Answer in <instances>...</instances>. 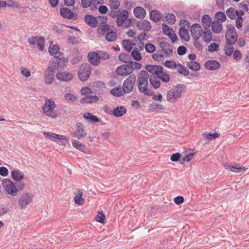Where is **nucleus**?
Listing matches in <instances>:
<instances>
[{
  "instance_id": "f257e3e1",
  "label": "nucleus",
  "mask_w": 249,
  "mask_h": 249,
  "mask_svg": "<svg viewBox=\"0 0 249 249\" xmlns=\"http://www.w3.org/2000/svg\"><path fill=\"white\" fill-rule=\"evenodd\" d=\"M97 33L100 37L105 36V39L108 42H114L118 37L116 28L108 24L101 25L98 29Z\"/></svg>"
},
{
  "instance_id": "f03ea898",
  "label": "nucleus",
  "mask_w": 249,
  "mask_h": 249,
  "mask_svg": "<svg viewBox=\"0 0 249 249\" xmlns=\"http://www.w3.org/2000/svg\"><path fill=\"white\" fill-rule=\"evenodd\" d=\"M185 88L183 84H178L168 91L166 95L167 100L171 103H174L180 97Z\"/></svg>"
},
{
  "instance_id": "7ed1b4c3",
  "label": "nucleus",
  "mask_w": 249,
  "mask_h": 249,
  "mask_svg": "<svg viewBox=\"0 0 249 249\" xmlns=\"http://www.w3.org/2000/svg\"><path fill=\"white\" fill-rule=\"evenodd\" d=\"M55 107L56 105L54 100L52 98H47L45 99V103L42 107V110L46 116L52 118H56L57 114L54 110Z\"/></svg>"
},
{
  "instance_id": "20e7f679",
  "label": "nucleus",
  "mask_w": 249,
  "mask_h": 249,
  "mask_svg": "<svg viewBox=\"0 0 249 249\" xmlns=\"http://www.w3.org/2000/svg\"><path fill=\"white\" fill-rule=\"evenodd\" d=\"M43 134L51 141L56 142L59 145L66 146L67 143H69L68 139L64 135L47 132H43Z\"/></svg>"
},
{
  "instance_id": "39448f33",
  "label": "nucleus",
  "mask_w": 249,
  "mask_h": 249,
  "mask_svg": "<svg viewBox=\"0 0 249 249\" xmlns=\"http://www.w3.org/2000/svg\"><path fill=\"white\" fill-rule=\"evenodd\" d=\"M227 31L225 34L226 43L233 45L237 41V34L235 31V27L231 24L227 25Z\"/></svg>"
},
{
  "instance_id": "423d86ee",
  "label": "nucleus",
  "mask_w": 249,
  "mask_h": 249,
  "mask_svg": "<svg viewBox=\"0 0 249 249\" xmlns=\"http://www.w3.org/2000/svg\"><path fill=\"white\" fill-rule=\"evenodd\" d=\"M136 77L135 74H131L124 82L122 89L124 93H129L134 88L136 82Z\"/></svg>"
},
{
  "instance_id": "0eeeda50",
  "label": "nucleus",
  "mask_w": 249,
  "mask_h": 249,
  "mask_svg": "<svg viewBox=\"0 0 249 249\" xmlns=\"http://www.w3.org/2000/svg\"><path fill=\"white\" fill-rule=\"evenodd\" d=\"M2 186L8 194L14 196H17L18 192V188L10 179H3Z\"/></svg>"
},
{
  "instance_id": "6e6552de",
  "label": "nucleus",
  "mask_w": 249,
  "mask_h": 249,
  "mask_svg": "<svg viewBox=\"0 0 249 249\" xmlns=\"http://www.w3.org/2000/svg\"><path fill=\"white\" fill-rule=\"evenodd\" d=\"M91 71V68L89 64L85 63L82 64L78 71V76L82 81H86L89 77Z\"/></svg>"
},
{
  "instance_id": "1a4fd4ad",
  "label": "nucleus",
  "mask_w": 249,
  "mask_h": 249,
  "mask_svg": "<svg viewBox=\"0 0 249 249\" xmlns=\"http://www.w3.org/2000/svg\"><path fill=\"white\" fill-rule=\"evenodd\" d=\"M34 196L29 193L22 194L18 201V204L21 209H25L33 200Z\"/></svg>"
},
{
  "instance_id": "9d476101",
  "label": "nucleus",
  "mask_w": 249,
  "mask_h": 249,
  "mask_svg": "<svg viewBox=\"0 0 249 249\" xmlns=\"http://www.w3.org/2000/svg\"><path fill=\"white\" fill-rule=\"evenodd\" d=\"M76 129L72 134L73 137L80 140L87 136V133L85 130V126L81 123H77L76 124Z\"/></svg>"
},
{
  "instance_id": "9b49d317",
  "label": "nucleus",
  "mask_w": 249,
  "mask_h": 249,
  "mask_svg": "<svg viewBox=\"0 0 249 249\" xmlns=\"http://www.w3.org/2000/svg\"><path fill=\"white\" fill-rule=\"evenodd\" d=\"M45 39L41 36H32L28 39V42L30 45H37L38 49L42 51L44 48Z\"/></svg>"
},
{
  "instance_id": "f8f14e48",
  "label": "nucleus",
  "mask_w": 249,
  "mask_h": 249,
  "mask_svg": "<svg viewBox=\"0 0 249 249\" xmlns=\"http://www.w3.org/2000/svg\"><path fill=\"white\" fill-rule=\"evenodd\" d=\"M116 72L117 75L124 77L132 73V69L129 64H124L117 68Z\"/></svg>"
},
{
  "instance_id": "ddd939ff",
  "label": "nucleus",
  "mask_w": 249,
  "mask_h": 249,
  "mask_svg": "<svg viewBox=\"0 0 249 249\" xmlns=\"http://www.w3.org/2000/svg\"><path fill=\"white\" fill-rule=\"evenodd\" d=\"M191 34L194 39H199L202 36V29L198 24H194L191 27Z\"/></svg>"
},
{
  "instance_id": "4468645a",
  "label": "nucleus",
  "mask_w": 249,
  "mask_h": 249,
  "mask_svg": "<svg viewBox=\"0 0 249 249\" xmlns=\"http://www.w3.org/2000/svg\"><path fill=\"white\" fill-rule=\"evenodd\" d=\"M145 69L147 71L157 77L161 73L162 71L163 70V68L160 66L152 65H146Z\"/></svg>"
},
{
  "instance_id": "2eb2a0df",
  "label": "nucleus",
  "mask_w": 249,
  "mask_h": 249,
  "mask_svg": "<svg viewBox=\"0 0 249 249\" xmlns=\"http://www.w3.org/2000/svg\"><path fill=\"white\" fill-rule=\"evenodd\" d=\"M162 31L163 33L168 36L171 39L172 42H175L178 39L176 35L174 33L173 30L166 25H162Z\"/></svg>"
},
{
  "instance_id": "dca6fc26",
  "label": "nucleus",
  "mask_w": 249,
  "mask_h": 249,
  "mask_svg": "<svg viewBox=\"0 0 249 249\" xmlns=\"http://www.w3.org/2000/svg\"><path fill=\"white\" fill-rule=\"evenodd\" d=\"M54 69L51 67L48 68V71L45 74V83L46 84L50 85L53 83L54 79Z\"/></svg>"
},
{
  "instance_id": "f3484780",
  "label": "nucleus",
  "mask_w": 249,
  "mask_h": 249,
  "mask_svg": "<svg viewBox=\"0 0 249 249\" xmlns=\"http://www.w3.org/2000/svg\"><path fill=\"white\" fill-rule=\"evenodd\" d=\"M224 167L226 169L236 173H243L247 169L245 167L230 165L226 163L224 164Z\"/></svg>"
},
{
  "instance_id": "a211bd4d",
  "label": "nucleus",
  "mask_w": 249,
  "mask_h": 249,
  "mask_svg": "<svg viewBox=\"0 0 249 249\" xmlns=\"http://www.w3.org/2000/svg\"><path fill=\"white\" fill-rule=\"evenodd\" d=\"M149 79L148 73L145 71H141L138 75V84H148V80Z\"/></svg>"
},
{
  "instance_id": "6ab92c4d",
  "label": "nucleus",
  "mask_w": 249,
  "mask_h": 249,
  "mask_svg": "<svg viewBox=\"0 0 249 249\" xmlns=\"http://www.w3.org/2000/svg\"><path fill=\"white\" fill-rule=\"evenodd\" d=\"M148 84H138V89L140 92L145 95L151 96L153 95V91L148 88Z\"/></svg>"
},
{
  "instance_id": "aec40b11",
  "label": "nucleus",
  "mask_w": 249,
  "mask_h": 249,
  "mask_svg": "<svg viewBox=\"0 0 249 249\" xmlns=\"http://www.w3.org/2000/svg\"><path fill=\"white\" fill-rule=\"evenodd\" d=\"M88 58L89 62L94 66L98 65L100 62L97 52H89L88 54Z\"/></svg>"
},
{
  "instance_id": "412c9836",
  "label": "nucleus",
  "mask_w": 249,
  "mask_h": 249,
  "mask_svg": "<svg viewBox=\"0 0 249 249\" xmlns=\"http://www.w3.org/2000/svg\"><path fill=\"white\" fill-rule=\"evenodd\" d=\"M137 27L144 31H149L151 29V25L149 21L146 20H142L137 23Z\"/></svg>"
},
{
  "instance_id": "4be33fe9",
  "label": "nucleus",
  "mask_w": 249,
  "mask_h": 249,
  "mask_svg": "<svg viewBox=\"0 0 249 249\" xmlns=\"http://www.w3.org/2000/svg\"><path fill=\"white\" fill-rule=\"evenodd\" d=\"M205 67L210 71H214L219 69L220 67V63L215 60H209L204 64Z\"/></svg>"
},
{
  "instance_id": "5701e85b",
  "label": "nucleus",
  "mask_w": 249,
  "mask_h": 249,
  "mask_svg": "<svg viewBox=\"0 0 249 249\" xmlns=\"http://www.w3.org/2000/svg\"><path fill=\"white\" fill-rule=\"evenodd\" d=\"M128 16V12L127 10H123L118 14L117 18V23L118 26H121L123 25L125 20Z\"/></svg>"
},
{
  "instance_id": "b1692460",
  "label": "nucleus",
  "mask_w": 249,
  "mask_h": 249,
  "mask_svg": "<svg viewBox=\"0 0 249 249\" xmlns=\"http://www.w3.org/2000/svg\"><path fill=\"white\" fill-rule=\"evenodd\" d=\"M59 47L57 45H53L50 46L49 48V52L51 54L53 55L55 57L57 58L59 60L62 59V55L59 52Z\"/></svg>"
},
{
  "instance_id": "393cba45",
  "label": "nucleus",
  "mask_w": 249,
  "mask_h": 249,
  "mask_svg": "<svg viewBox=\"0 0 249 249\" xmlns=\"http://www.w3.org/2000/svg\"><path fill=\"white\" fill-rule=\"evenodd\" d=\"M85 21L89 26L92 28H95L97 26V19L91 15H86L85 16Z\"/></svg>"
},
{
  "instance_id": "a878e982",
  "label": "nucleus",
  "mask_w": 249,
  "mask_h": 249,
  "mask_svg": "<svg viewBox=\"0 0 249 249\" xmlns=\"http://www.w3.org/2000/svg\"><path fill=\"white\" fill-rule=\"evenodd\" d=\"M57 78L60 81H70L72 79V75L71 73L63 71L59 72L56 74Z\"/></svg>"
},
{
  "instance_id": "bb28decb",
  "label": "nucleus",
  "mask_w": 249,
  "mask_h": 249,
  "mask_svg": "<svg viewBox=\"0 0 249 249\" xmlns=\"http://www.w3.org/2000/svg\"><path fill=\"white\" fill-rule=\"evenodd\" d=\"M99 100L98 96L95 95L86 96L83 98L80 101L82 104H91L93 103H96Z\"/></svg>"
},
{
  "instance_id": "cd10ccee",
  "label": "nucleus",
  "mask_w": 249,
  "mask_h": 249,
  "mask_svg": "<svg viewBox=\"0 0 249 249\" xmlns=\"http://www.w3.org/2000/svg\"><path fill=\"white\" fill-rule=\"evenodd\" d=\"M135 16L140 19L143 18L146 15L145 10L142 7L137 6L135 7L133 11Z\"/></svg>"
},
{
  "instance_id": "c85d7f7f",
  "label": "nucleus",
  "mask_w": 249,
  "mask_h": 249,
  "mask_svg": "<svg viewBox=\"0 0 249 249\" xmlns=\"http://www.w3.org/2000/svg\"><path fill=\"white\" fill-rule=\"evenodd\" d=\"M83 192L81 190H78L75 193V196L74 198V202L78 205H82L84 203V199L82 198Z\"/></svg>"
},
{
  "instance_id": "c756f323",
  "label": "nucleus",
  "mask_w": 249,
  "mask_h": 249,
  "mask_svg": "<svg viewBox=\"0 0 249 249\" xmlns=\"http://www.w3.org/2000/svg\"><path fill=\"white\" fill-rule=\"evenodd\" d=\"M61 15L64 18L72 19L74 17L73 12L67 8H62L60 10Z\"/></svg>"
},
{
  "instance_id": "7c9ffc66",
  "label": "nucleus",
  "mask_w": 249,
  "mask_h": 249,
  "mask_svg": "<svg viewBox=\"0 0 249 249\" xmlns=\"http://www.w3.org/2000/svg\"><path fill=\"white\" fill-rule=\"evenodd\" d=\"M201 36L205 42H210L212 40V33L209 28L204 29Z\"/></svg>"
},
{
  "instance_id": "2f4dec72",
  "label": "nucleus",
  "mask_w": 249,
  "mask_h": 249,
  "mask_svg": "<svg viewBox=\"0 0 249 249\" xmlns=\"http://www.w3.org/2000/svg\"><path fill=\"white\" fill-rule=\"evenodd\" d=\"M126 112V109L124 107L120 106L114 109L112 114L116 117H119L123 116Z\"/></svg>"
},
{
  "instance_id": "473e14b6",
  "label": "nucleus",
  "mask_w": 249,
  "mask_h": 249,
  "mask_svg": "<svg viewBox=\"0 0 249 249\" xmlns=\"http://www.w3.org/2000/svg\"><path fill=\"white\" fill-rule=\"evenodd\" d=\"M12 178L18 181H19L24 178L23 173L18 170H14L11 173Z\"/></svg>"
},
{
  "instance_id": "72a5a7b5",
  "label": "nucleus",
  "mask_w": 249,
  "mask_h": 249,
  "mask_svg": "<svg viewBox=\"0 0 249 249\" xmlns=\"http://www.w3.org/2000/svg\"><path fill=\"white\" fill-rule=\"evenodd\" d=\"M179 36L183 40L188 41L190 39V36L188 29L185 28H180L179 30Z\"/></svg>"
},
{
  "instance_id": "f704fd0d",
  "label": "nucleus",
  "mask_w": 249,
  "mask_h": 249,
  "mask_svg": "<svg viewBox=\"0 0 249 249\" xmlns=\"http://www.w3.org/2000/svg\"><path fill=\"white\" fill-rule=\"evenodd\" d=\"M72 145L74 148L80 150L82 152L86 153V147L85 144L76 140H73L71 141Z\"/></svg>"
},
{
  "instance_id": "c9c22d12",
  "label": "nucleus",
  "mask_w": 249,
  "mask_h": 249,
  "mask_svg": "<svg viewBox=\"0 0 249 249\" xmlns=\"http://www.w3.org/2000/svg\"><path fill=\"white\" fill-rule=\"evenodd\" d=\"M149 81L151 86L155 89H159L160 86V82L157 76L151 75L149 77Z\"/></svg>"
},
{
  "instance_id": "e433bc0d",
  "label": "nucleus",
  "mask_w": 249,
  "mask_h": 249,
  "mask_svg": "<svg viewBox=\"0 0 249 249\" xmlns=\"http://www.w3.org/2000/svg\"><path fill=\"white\" fill-rule=\"evenodd\" d=\"M202 23L205 29L209 28L212 25L211 18L208 15H204L202 17Z\"/></svg>"
},
{
  "instance_id": "4c0bfd02",
  "label": "nucleus",
  "mask_w": 249,
  "mask_h": 249,
  "mask_svg": "<svg viewBox=\"0 0 249 249\" xmlns=\"http://www.w3.org/2000/svg\"><path fill=\"white\" fill-rule=\"evenodd\" d=\"M187 66L194 71H198L200 69V64L196 61H189L187 62Z\"/></svg>"
},
{
  "instance_id": "58836bf2",
  "label": "nucleus",
  "mask_w": 249,
  "mask_h": 249,
  "mask_svg": "<svg viewBox=\"0 0 249 249\" xmlns=\"http://www.w3.org/2000/svg\"><path fill=\"white\" fill-rule=\"evenodd\" d=\"M150 19L155 22L159 21L161 18V14L157 10H152L150 14Z\"/></svg>"
},
{
  "instance_id": "ea45409f",
  "label": "nucleus",
  "mask_w": 249,
  "mask_h": 249,
  "mask_svg": "<svg viewBox=\"0 0 249 249\" xmlns=\"http://www.w3.org/2000/svg\"><path fill=\"white\" fill-rule=\"evenodd\" d=\"M212 29L215 33H219L222 30V25L219 21H213L212 23Z\"/></svg>"
},
{
  "instance_id": "a19ab883",
  "label": "nucleus",
  "mask_w": 249,
  "mask_h": 249,
  "mask_svg": "<svg viewBox=\"0 0 249 249\" xmlns=\"http://www.w3.org/2000/svg\"><path fill=\"white\" fill-rule=\"evenodd\" d=\"M162 51L166 54H171L172 53L171 46L167 42H161L160 44Z\"/></svg>"
},
{
  "instance_id": "79ce46f5",
  "label": "nucleus",
  "mask_w": 249,
  "mask_h": 249,
  "mask_svg": "<svg viewBox=\"0 0 249 249\" xmlns=\"http://www.w3.org/2000/svg\"><path fill=\"white\" fill-rule=\"evenodd\" d=\"M83 117L89 122L92 123L98 122L100 121L99 119L97 117L89 112L85 113L83 115Z\"/></svg>"
},
{
  "instance_id": "37998d69",
  "label": "nucleus",
  "mask_w": 249,
  "mask_h": 249,
  "mask_svg": "<svg viewBox=\"0 0 249 249\" xmlns=\"http://www.w3.org/2000/svg\"><path fill=\"white\" fill-rule=\"evenodd\" d=\"M110 93L112 95L116 97L122 96L124 93L123 91V89H122L120 87L113 88L110 90Z\"/></svg>"
},
{
  "instance_id": "c03bdc74",
  "label": "nucleus",
  "mask_w": 249,
  "mask_h": 249,
  "mask_svg": "<svg viewBox=\"0 0 249 249\" xmlns=\"http://www.w3.org/2000/svg\"><path fill=\"white\" fill-rule=\"evenodd\" d=\"M108 3L111 9L120 10V2L119 0H108Z\"/></svg>"
},
{
  "instance_id": "a18cd8bd",
  "label": "nucleus",
  "mask_w": 249,
  "mask_h": 249,
  "mask_svg": "<svg viewBox=\"0 0 249 249\" xmlns=\"http://www.w3.org/2000/svg\"><path fill=\"white\" fill-rule=\"evenodd\" d=\"M166 21L167 22L168 24H173L175 23L176 21V18L175 16L173 14H167L165 17Z\"/></svg>"
},
{
  "instance_id": "49530a36",
  "label": "nucleus",
  "mask_w": 249,
  "mask_h": 249,
  "mask_svg": "<svg viewBox=\"0 0 249 249\" xmlns=\"http://www.w3.org/2000/svg\"><path fill=\"white\" fill-rule=\"evenodd\" d=\"M157 78H159L162 81L165 83H167L170 80L169 75L166 72H164L163 70L162 71L161 73L158 76Z\"/></svg>"
},
{
  "instance_id": "de8ad7c7",
  "label": "nucleus",
  "mask_w": 249,
  "mask_h": 249,
  "mask_svg": "<svg viewBox=\"0 0 249 249\" xmlns=\"http://www.w3.org/2000/svg\"><path fill=\"white\" fill-rule=\"evenodd\" d=\"M178 72L184 76H187L189 74V70L185 67L182 66L181 64L178 65Z\"/></svg>"
},
{
  "instance_id": "09e8293b",
  "label": "nucleus",
  "mask_w": 249,
  "mask_h": 249,
  "mask_svg": "<svg viewBox=\"0 0 249 249\" xmlns=\"http://www.w3.org/2000/svg\"><path fill=\"white\" fill-rule=\"evenodd\" d=\"M232 45H229L226 43L224 46V50L225 53L227 56H231L233 53V48Z\"/></svg>"
},
{
  "instance_id": "8fccbe9b",
  "label": "nucleus",
  "mask_w": 249,
  "mask_h": 249,
  "mask_svg": "<svg viewBox=\"0 0 249 249\" xmlns=\"http://www.w3.org/2000/svg\"><path fill=\"white\" fill-rule=\"evenodd\" d=\"M122 44L126 51L129 52L131 51L132 48V44L129 40H123L122 41Z\"/></svg>"
},
{
  "instance_id": "3c124183",
  "label": "nucleus",
  "mask_w": 249,
  "mask_h": 249,
  "mask_svg": "<svg viewBox=\"0 0 249 249\" xmlns=\"http://www.w3.org/2000/svg\"><path fill=\"white\" fill-rule=\"evenodd\" d=\"M164 66L170 69H176L178 65L173 60H167L164 63Z\"/></svg>"
},
{
  "instance_id": "603ef678",
  "label": "nucleus",
  "mask_w": 249,
  "mask_h": 249,
  "mask_svg": "<svg viewBox=\"0 0 249 249\" xmlns=\"http://www.w3.org/2000/svg\"><path fill=\"white\" fill-rule=\"evenodd\" d=\"M227 16L231 19H234L235 18V10L232 7L229 8L226 11Z\"/></svg>"
},
{
  "instance_id": "864d4df0",
  "label": "nucleus",
  "mask_w": 249,
  "mask_h": 249,
  "mask_svg": "<svg viewBox=\"0 0 249 249\" xmlns=\"http://www.w3.org/2000/svg\"><path fill=\"white\" fill-rule=\"evenodd\" d=\"M64 99L69 102L71 103L74 102L77 100V97L72 94L67 93L64 96Z\"/></svg>"
},
{
  "instance_id": "5fc2aeb1",
  "label": "nucleus",
  "mask_w": 249,
  "mask_h": 249,
  "mask_svg": "<svg viewBox=\"0 0 249 249\" xmlns=\"http://www.w3.org/2000/svg\"><path fill=\"white\" fill-rule=\"evenodd\" d=\"M99 58L100 59L107 60L109 58V55L108 53L106 51H98L97 52Z\"/></svg>"
},
{
  "instance_id": "6e6d98bb",
  "label": "nucleus",
  "mask_w": 249,
  "mask_h": 249,
  "mask_svg": "<svg viewBox=\"0 0 249 249\" xmlns=\"http://www.w3.org/2000/svg\"><path fill=\"white\" fill-rule=\"evenodd\" d=\"M215 18L217 19L221 20L222 22L225 21L226 19V17L225 14L221 11H218L215 14Z\"/></svg>"
},
{
  "instance_id": "4d7b16f0",
  "label": "nucleus",
  "mask_w": 249,
  "mask_h": 249,
  "mask_svg": "<svg viewBox=\"0 0 249 249\" xmlns=\"http://www.w3.org/2000/svg\"><path fill=\"white\" fill-rule=\"evenodd\" d=\"M194 155V154L190 153L187 155L184 156L181 161V164L185 165L186 162H189L193 158Z\"/></svg>"
},
{
  "instance_id": "13d9d810",
  "label": "nucleus",
  "mask_w": 249,
  "mask_h": 249,
  "mask_svg": "<svg viewBox=\"0 0 249 249\" xmlns=\"http://www.w3.org/2000/svg\"><path fill=\"white\" fill-rule=\"evenodd\" d=\"M131 54L134 60L139 61L142 59L141 53L137 50H133Z\"/></svg>"
},
{
  "instance_id": "bf43d9fd",
  "label": "nucleus",
  "mask_w": 249,
  "mask_h": 249,
  "mask_svg": "<svg viewBox=\"0 0 249 249\" xmlns=\"http://www.w3.org/2000/svg\"><path fill=\"white\" fill-rule=\"evenodd\" d=\"M119 59L124 63H128L129 61L130 58L127 54L122 53L119 55Z\"/></svg>"
},
{
  "instance_id": "052dcab7",
  "label": "nucleus",
  "mask_w": 249,
  "mask_h": 249,
  "mask_svg": "<svg viewBox=\"0 0 249 249\" xmlns=\"http://www.w3.org/2000/svg\"><path fill=\"white\" fill-rule=\"evenodd\" d=\"M219 48V45L215 43H212L208 47V51L210 52L217 51Z\"/></svg>"
},
{
  "instance_id": "680f3d73",
  "label": "nucleus",
  "mask_w": 249,
  "mask_h": 249,
  "mask_svg": "<svg viewBox=\"0 0 249 249\" xmlns=\"http://www.w3.org/2000/svg\"><path fill=\"white\" fill-rule=\"evenodd\" d=\"M129 66L132 69V72L134 70H139L141 69L142 65L137 62H131L129 64Z\"/></svg>"
},
{
  "instance_id": "e2e57ef3",
  "label": "nucleus",
  "mask_w": 249,
  "mask_h": 249,
  "mask_svg": "<svg viewBox=\"0 0 249 249\" xmlns=\"http://www.w3.org/2000/svg\"><path fill=\"white\" fill-rule=\"evenodd\" d=\"M232 53L233 58L235 61H238L242 58V55L239 50H236L233 52Z\"/></svg>"
},
{
  "instance_id": "0e129e2a",
  "label": "nucleus",
  "mask_w": 249,
  "mask_h": 249,
  "mask_svg": "<svg viewBox=\"0 0 249 249\" xmlns=\"http://www.w3.org/2000/svg\"><path fill=\"white\" fill-rule=\"evenodd\" d=\"M105 215L103 212L98 213V215L96 217V220L98 222L103 224L105 222Z\"/></svg>"
},
{
  "instance_id": "69168bd1",
  "label": "nucleus",
  "mask_w": 249,
  "mask_h": 249,
  "mask_svg": "<svg viewBox=\"0 0 249 249\" xmlns=\"http://www.w3.org/2000/svg\"><path fill=\"white\" fill-rule=\"evenodd\" d=\"M179 26L181 27L180 28H188L190 27V23L188 20L181 19L179 21Z\"/></svg>"
},
{
  "instance_id": "338daca9",
  "label": "nucleus",
  "mask_w": 249,
  "mask_h": 249,
  "mask_svg": "<svg viewBox=\"0 0 249 249\" xmlns=\"http://www.w3.org/2000/svg\"><path fill=\"white\" fill-rule=\"evenodd\" d=\"M195 41L194 42V46L196 49L198 51H201L203 49V46L201 43V41L199 40V39H194Z\"/></svg>"
},
{
  "instance_id": "774afa93",
  "label": "nucleus",
  "mask_w": 249,
  "mask_h": 249,
  "mask_svg": "<svg viewBox=\"0 0 249 249\" xmlns=\"http://www.w3.org/2000/svg\"><path fill=\"white\" fill-rule=\"evenodd\" d=\"M145 50L150 53H153L155 51V46L151 43H147L145 46Z\"/></svg>"
}]
</instances>
